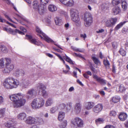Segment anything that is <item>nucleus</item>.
<instances>
[{
	"instance_id": "nucleus-16",
	"label": "nucleus",
	"mask_w": 128,
	"mask_h": 128,
	"mask_svg": "<svg viewBox=\"0 0 128 128\" xmlns=\"http://www.w3.org/2000/svg\"><path fill=\"white\" fill-rule=\"evenodd\" d=\"M15 122L13 120H10L5 124V125L7 128H15L14 126Z\"/></svg>"
},
{
	"instance_id": "nucleus-49",
	"label": "nucleus",
	"mask_w": 128,
	"mask_h": 128,
	"mask_svg": "<svg viewBox=\"0 0 128 128\" xmlns=\"http://www.w3.org/2000/svg\"><path fill=\"white\" fill-rule=\"evenodd\" d=\"M119 52L123 56H125L126 54V52L122 49H120L119 51Z\"/></svg>"
},
{
	"instance_id": "nucleus-42",
	"label": "nucleus",
	"mask_w": 128,
	"mask_h": 128,
	"mask_svg": "<svg viewBox=\"0 0 128 128\" xmlns=\"http://www.w3.org/2000/svg\"><path fill=\"white\" fill-rule=\"evenodd\" d=\"M5 109L4 108H0V118L4 116L5 114Z\"/></svg>"
},
{
	"instance_id": "nucleus-33",
	"label": "nucleus",
	"mask_w": 128,
	"mask_h": 128,
	"mask_svg": "<svg viewBox=\"0 0 128 128\" xmlns=\"http://www.w3.org/2000/svg\"><path fill=\"white\" fill-rule=\"evenodd\" d=\"M92 59L94 61V63L96 64H98L100 63V62L98 60L97 58L94 54L92 55Z\"/></svg>"
},
{
	"instance_id": "nucleus-10",
	"label": "nucleus",
	"mask_w": 128,
	"mask_h": 128,
	"mask_svg": "<svg viewBox=\"0 0 128 128\" xmlns=\"http://www.w3.org/2000/svg\"><path fill=\"white\" fill-rule=\"evenodd\" d=\"M21 82V86L23 88H28L30 85V82L27 78H23Z\"/></svg>"
},
{
	"instance_id": "nucleus-8",
	"label": "nucleus",
	"mask_w": 128,
	"mask_h": 128,
	"mask_svg": "<svg viewBox=\"0 0 128 128\" xmlns=\"http://www.w3.org/2000/svg\"><path fill=\"white\" fill-rule=\"evenodd\" d=\"M117 20L116 17L110 18L105 21V25L108 27H112L116 24Z\"/></svg>"
},
{
	"instance_id": "nucleus-51",
	"label": "nucleus",
	"mask_w": 128,
	"mask_h": 128,
	"mask_svg": "<svg viewBox=\"0 0 128 128\" xmlns=\"http://www.w3.org/2000/svg\"><path fill=\"white\" fill-rule=\"evenodd\" d=\"M66 107V105L64 103H62L60 104L59 106L61 110H63Z\"/></svg>"
},
{
	"instance_id": "nucleus-38",
	"label": "nucleus",
	"mask_w": 128,
	"mask_h": 128,
	"mask_svg": "<svg viewBox=\"0 0 128 128\" xmlns=\"http://www.w3.org/2000/svg\"><path fill=\"white\" fill-rule=\"evenodd\" d=\"M32 5L33 8L36 10L39 6L38 2L36 1H34L32 3Z\"/></svg>"
},
{
	"instance_id": "nucleus-48",
	"label": "nucleus",
	"mask_w": 128,
	"mask_h": 128,
	"mask_svg": "<svg viewBox=\"0 0 128 128\" xmlns=\"http://www.w3.org/2000/svg\"><path fill=\"white\" fill-rule=\"evenodd\" d=\"M119 91L120 92H122L125 90V88L122 84H121L119 86Z\"/></svg>"
},
{
	"instance_id": "nucleus-34",
	"label": "nucleus",
	"mask_w": 128,
	"mask_h": 128,
	"mask_svg": "<svg viewBox=\"0 0 128 128\" xmlns=\"http://www.w3.org/2000/svg\"><path fill=\"white\" fill-rule=\"evenodd\" d=\"M122 8L124 10H126L128 7V4L126 1L124 0L122 2Z\"/></svg>"
},
{
	"instance_id": "nucleus-44",
	"label": "nucleus",
	"mask_w": 128,
	"mask_h": 128,
	"mask_svg": "<svg viewBox=\"0 0 128 128\" xmlns=\"http://www.w3.org/2000/svg\"><path fill=\"white\" fill-rule=\"evenodd\" d=\"M124 24V22H121L117 25L115 27L114 30H117L121 28Z\"/></svg>"
},
{
	"instance_id": "nucleus-54",
	"label": "nucleus",
	"mask_w": 128,
	"mask_h": 128,
	"mask_svg": "<svg viewBox=\"0 0 128 128\" xmlns=\"http://www.w3.org/2000/svg\"><path fill=\"white\" fill-rule=\"evenodd\" d=\"M110 116H115L116 115V113L115 111H112L110 112Z\"/></svg>"
},
{
	"instance_id": "nucleus-9",
	"label": "nucleus",
	"mask_w": 128,
	"mask_h": 128,
	"mask_svg": "<svg viewBox=\"0 0 128 128\" xmlns=\"http://www.w3.org/2000/svg\"><path fill=\"white\" fill-rule=\"evenodd\" d=\"M3 30L12 34L14 35L16 33H18L21 35L24 34V32L17 29L14 30L11 28H3Z\"/></svg>"
},
{
	"instance_id": "nucleus-24",
	"label": "nucleus",
	"mask_w": 128,
	"mask_h": 128,
	"mask_svg": "<svg viewBox=\"0 0 128 128\" xmlns=\"http://www.w3.org/2000/svg\"><path fill=\"white\" fill-rule=\"evenodd\" d=\"M46 8L43 5H40L36 10H38L40 14H42L44 12Z\"/></svg>"
},
{
	"instance_id": "nucleus-63",
	"label": "nucleus",
	"mask_w": 128,
	"mask_h": 128,
	"mask_svg": "<svg viewBox=\"0 0 128 128\" xmlns=\"http://www.w3.org/2000/svg\"><path fill=\"white\" fill-rule=\"evenodd\" d=\"M0 22H6V20L2 18V17L0 16Z\"/></svg>"
},
{
	"instance_id": "nucleus-25",
	"label": "nucleus",
	"mask_w": 128,
	"mask_h": 128,
	"mask_svg": "<svg viewBox=\"0 0 128 128\" xmlns=\"http://www.w3.org/2000/svg\"><path fill=\"white\" fill-rule=\"evenodd\" d=\"M127 117V114L124 112L120 113L119 116V118L120 120L122 121L125 120Z\"/></svg>"
},
{
	"instance_id": "nucleus-21",
	"label": "nucleus",
	"mask_w": 128,
	"mask_h": 128,
	"mask_svg": "<svg viewBox=\"0 0 128 128\" xmlns=\"http://www.w3.org/2000/svg\"><path fill=\"white\" fill-rule=\"evenodd\" d=\"M14 68L12 66H5V68L2 70L3 73L5 74L9 73Z\"/></svg>"
},
{
	"instance_id": "nucleus-22",
	"label": "nucleus",
	"mask_w": 128,
	"mask_h": 128,
	"mask_svg": "<svg viewBox=\"0 0 128 128\" xmlns=\"http://www.w3.org/2000/svg\"><path fill=\"white\" fill-rule=\"evenodd\" d=\"M103 108V106L101 104H98L96 105L94 108V111L96 113H98L101 111Z\"/></svg>"
},
{
	"instance_id": "nucleus-5",
	"label": "nucleus",
	"mask_w": 128,
	"mask_h": 128,
	"mask_svg": "<svg viewBox=\"0 0 128 128\" xmlns=\"http://www.w3.org/2000/svg\"><path fill=\"white\" fill-rule=\"evenodd\" d=\"M84 24L86 27H89L92 22V18L91 14L89 12H86L83 16Z\"/></svg>"
},
{
	"instance_id": "nucleus-56",
	"label": "nucleus",
	"mask_w": 128,
	"mask_h": 128,
	"mask_svg": "<svg viewBox=\"0 0 128 128\" xmlns=\"http://www.w3.org/2000/svg\"><path fill=\"white\" fill-rule=\"evenodd\" d=\"M90 68L92 71L94 73H95L96 72V69L94 67H93V66H92V65H91L90 66Z\"/></svg>"
},
{
	"instance_id": "nucleus-20",
	"label": "nucleus",
	"mask_w": 128,
	"mask_h": 128,
	"mask_svg": "<svg viewBox=\"0 0 128 128\" xmlns=\"http://www.w3.org/2000/svg\"><path fill=\"white\" fill-rule=\"evenodd\" d=\"M26 117V114L24 112L20 113L18 114L17 116V118L19 120H25Z\"/></svg>"
},
{
	"instance_id": "nucleus-50",
	"label": "nucleus",
	"mask_w": 128,
	"mask_h": 128,
	"mask_svg": "<svg viewBox=\"0 0 128 128\" xmlns=\"http://www.w3.org/2000/svg\"><path fill=\"white\" fill-rule=\"evenodd\" d=\"M72 102H69L67 104V106L69 107L68 108L67 107V108L66 109L67 110H70L71 109L72 107Z\"/></svg>"
},
{
	"instance_id": "nucleus-62",
	"label": "nucleus",
	"mask_w": 128,
	"mask_h": 128,
	"mask_svg": "<svg viewBox=\"0 0 128 128\" xmlns=\"http://www.w3.org/2000/svg\"><path fill=\"white\" fill-rule=\"evenodd\" d=\"M104 128H115L112 126L108 125L106 126Z\"/></svg>"
},
{
	"instance_id": "nucleus-1",
	"label": "nucleus",
	"mask_w": 128,
	"mask_h": 128,
	"mask_svg": "<svg viewBox=\"0 0 128 128\" xmlns=\"http://www.w3.org/2000/svg\"><path fill=\"white\" fill-rule=\"evenodd\" d=\"M24 95L21 93L10 96V98L13 102V105L14 108H19L24 105L26 101L24 98Z\"/></svg>"
},
{
	"instance_id": "nucleus-7",
	"label": "nucleus",
	"mask_w": 128,
	"mask_h": 128,
	"mask_svg": "<svg viewBox=\"0 0 128 128\" xmlns=\"http://www.w3.org/2000/svg\"><path fill=\"white\" fill-rule=\"evenodd\" d=\"M72 123L75 126L78 127H82L84 124L83 120L78 117L75 118L73 119L72 121Z\"/></svg>"
},
{
	"instance_id": "nucleus-13",
	"label": "nucleus",
	"mask_w": 128,
	"mask_h": 128,
	"mask_svg": "<svg viewBox=\"0 0 128 128\" xmlns=\"http://www.w3.org/2000/svg\"><path fill=\"white\" fill-rule=\"evenodd\" d=\"M37 94L36 90L32 88L29 90L27 92V97L28 98H33Z\"/></svg>"
},
{
	"instance_id": "nucleus-27",
	"label": "nucleus",
	"mask_w": 128,
	"mask_h": 128,
	"mask_svg": "<svg viewBox=\"0 0 128 128\" xmlns=\"http://www.w3.org/2000/svg\"><path fill=\"white\" fill-rule=\"evenodd\" d=\"M110 4L108 2L102 4L100 6V8L102 10H106L108 9L110 7Z\"/></svg>"
},
{
	"instance_id": "nucleus-15",
	"label": "nucleus",
	"mask_w": 128,
	"mask_h": 128,
	"mask_svg": "<svg viewBox=\"0 0 128 128\" xmlns=\"http://www.w3.org/2000/svg\"><path fill=\"white\" fill-rule=\"evenodd\" d=\"M62 4L67 6H72L74 4L73 0H59Z\"/></svg>"
},
{
	"instance_id": "nucleus-4",
	"label": "nucleus",
	"mask_w": 128,
	"mask_h": 128,
	"mask_svg": "<svg viewBox=\"0 0 128 128\" xmlns=\"http://www.w3.org/2000/svg\"><path fill=\"white\" fill-rule=\"evenodd\" d=\"M71 20L74 22L78 23L80 20L79 14L78 11L76 9L71 8L70 10Z\"/></svg>"
},
{
	"instance_id": "nucleus-61",
	"label": "nucleus",
	"mask_w": 128,
	"mask_h": 128,
	"mask_svg": "<svg viewBox=\"0 0 128 128\" xmlns=\"http://www.w3.org/2000/svg\"><path fill=\"white\" fill-rule=\"evenodd\" d=\"M5 17L6 18H7L8 20H9L11 22H14H14L9 17H8V16L7 15H5Z\"/></svg>"
},
{
	"instance_id": "nucleus-53",
	"label": "nucleus",
	"mask_w": 128,
	"mask_h": 128,
	"mask_svg": "<svg viewBox=\"0 0 128 128\" xmlns=\"http://www.w3.org/2000/svg\"><path fill=\"white\" fill-rule=\"evenodd\" d=\"M49 1V0H40V2L42 4L44 5L47 4Z\"/></svg>"
},
{
	"instance_id": "nucleus-57",
	"label": "nucleus",
	"mask_w": 128,
	"mask_h": 128,
	"mask_svg": "<svg viewBox=\"0 0 128 128\" xmlns=\"http://www.w3.org/2000/svg\"><path fill=\"white\" fill-rule=\"evenodd\" d=\"M4 101V98L2 96H0V104H2Z\"/></svg>"
},
{
	"instance_id": "nucleus-29",
	"label": "nucleus",
	"mask_w": 128,
	"mask_h": 128,
	"mask_svg": "<svg viewBox=\"0 0 128 128\" xmlns=\"http://www.w3.org/2000/svg\"><path fill=\"white\" fill-rule=\"evenodd\" d=\"M94 106V104L92 102H88L86 104V108L88 110H90Z\"/></svg>"
},
{
	"instance_id": "nucleus-43",
	"label": "nucleus",
	"mask_w": 128,
	"mask_h": 128,
	"mask_svg": "<svg viewBox=\"0 0 128 128\" xmlns=\"http://www.w3.org/2000/svg\"><path fill=\"white\" fill-rule=\"evenodd\" d=\"M66 125L67 121L64 120L59 125V126L60 128H64L66 127Z\"/></svg>"
},
{
	"instance_id": "nucleus-40",
	"label": "nucleus",
	"mask_w": 128,
	"mask_h": 128,
	"mask_svg": "<svg viewBox=\"0 0 128 128\" xmlns=\"http://www.w3.org/2000/svg\"><path fill=\"white\" fill-rule=\"evenodd\" d=\"M37 88H39L42 90H44L46 87L42 84L39 83L37 85Z\"/></svg>"
},
{
	"instance_id": "nucleus-2",
	"label": "nucleus",
	"mask_w": 128,
	"mask_h": 128,
	"mask_svg": "<svg viewBox=\"0 0 128 128\" xmlns=\"http://www.w3.org/2000/svg\"><path fill=\"white\" fill-rule=\"evenodd\" d=\"M18 80L13 77H8L5 80L3 83L4 87L8 89L16 88L19 85Z\"/></svg>"
},
{
	"instance_id": "nucleus-41",
	"label": "nucleus",
	"mask_w": 128,
	"mask_h": 128,
	"mask_svg": "<svg viewBox=\"0 0 128 128\" xmlns=\"http://www.w3.org/2000/svg\"><path fill=\"white\" fill-rule=\"evenodd\" d=\"M41 94L42 96L44 98H46L48 96V92L46 90H42V91Z\"/></svg>"
},
{
	"instance_id": "nucleus-35",
	"label": "nucleus",
	"mask_w": 128,
	"mask_h": 128,
	"mask_svg": "<svg viewBox=\"0 0 128 128\" xmlns=\"http://www.w3.org/2000/svg\"><path fill=\"white\" fill-rule=\"evenodd\" d=\"M48 9L50 11L52 12L56 11L57 10L56 7L52 5H50L48 6Z\"/></svg>"
},
{
	"instance_id": "nucleus-45",
	"label": "nucleus",
	"mask_w": 128,
	"mask_h": 128,
	"mask_svg": "<svg viewBox=\"0 0 128 128\" xmlns=\"http://www.w3.org/2000/svg\"><path fill=\"white\" fill-rule=\"evenodd\" d=\"M5 66V64L3 58H2L0 60V68H3Z\"/></svg>"
},
{
	"instance_id": "nucleus-32",
	"label": "nucleus",
	"mask_w": 128,
	"mask_h": 128,
	"mask_svg": "<svg viewBox=\"0 0 128 128\" xmlns=\"http://www.w3.org/2000/svg\"><path fill=\"white\" fill-rule=\"evenodd\" d=\"M53 102L52 99L51 98H49L46 101L45 103V106L46 107L51 105Z\"/></svg>"
},
{
	"instance_id": "nucleus-37",
	"label": "nucleus",
	"mask_w": 128,
	"mask_h": 128,
	"mask_svg": "<svg viewBox=\"0 0 128 128\" xmlns=\"http://www.w3.org/2000/svg\"><path fill=\"white\" fill-rule=\"evenodd\" d=\"M71 48L73 50L76 52H83L84 51V49L78 48L73 46H72L71 47Z\"/></svg>"
},
{
	"instance_id": "nucleus-58",
	"label": "nucleus",
	"mask_w": 128,
	"mask_h": 128,
	"mask_svg": "<svg viewBox=\"0 0 128 128\" xmlns=\"http://www.w3.org/2000/svg\"><path fill=\"white\" fill-rule=\"evenodd\" d=\"M88 3L90 4H93L95 2L94 0H88Z\"/></svg>"
},
{
	"instance_id": "nucleus-11",
	"label": "nucleus",
	"mask_w": 128,
	"mask_h": 128,
	"mask_svg": "<svg viewBox=\"0 0 128 128\" xmlns=\"http://www.w3.org/2000/svg\"><path fill=\"white\" fill-rule=\"evenodd\" d=\"M37 121L38 120L35 118L30 116L28 117L25 120V122L26 124L30 125L36 124Z\"/></svg>"
},
{
	"instance_id": "nucleus-39",
	"label": "nucleus",
	"mask_w": 128,
	"mask_h": 128,
	"mask_svg": "<svg viewBox=\"0 0 128 128\" xmlns=\"http://www.w3.org/2000/svg\"><path fill=\"white\" fill-rule=\"evenodd\" d=\"M63 58L67 62H68L71 64H74L70 58H69L67 56H64Z\"/></svg>"
},
{
	"instance_id": "nucleus-23",
	"label": "nucleus",
	"mask_w": 128,
	"mask_h": 128,
	"mask_svg": "<svg viewBox=\"0 0 128 128\" xmlns=\"http://www.w3.org/2000/svg\"><path fill=\"white\" fill-rule=\"evenodd\" d=\"M24 74V72L22 70H16L14 73V75L16 77L23 76Z\"/></svg>"
},
{
	"instance_id": "nucleus-6",
	"label": "nucleus",
	"mask_w": 128,
	"mask_h": 128,
	"mask_svg": "<svg viewBox=\"0 0 128 128\" xmlns=\"http://www.w3.org/2000/svg\"><path fill=\"white\" fill-rule=\"evenodd\" d=\"M36 31L39 34L38 35L42 39L48 42H53V40L48 36L45 34L43 32L40 30V29L38 27H36Z\"/></svg>"
},
{
	"instance_id": "nucleus-60",
	"label": "nucleus",
	"mask_w": 128,
	"mask_h": 128,
	"mask_svg": "<svg viewBox=\"0 0 128 128\" xmlns=\"http://www.w3.org/2000/svg\"><path fill=\"white\" fill-rule=\"evenodd\" d=\"M58 12L60 14H64L65 12L64 11L61 10H58Z\"/></svg>"
},
{
	"instance_id": "nucleus-26",
	"label": "nucleus",
	"mask_w": 128,
	"mask_h": 128,
	"mask_svg": "<svg viewBox=\"0 0 128 128\" xmlns=\"http://www.w3.org/2000/svg\"><path fill=\"white\" fill-rule=\"evenodd\" d=\"M56 24L57 25L60 26L62 24V20L61 17H56L54 18Z\"/></svg>"
},
{
	"instance_id": "nucleus-12",
	"label": "nucleus",
	"mask_w": 128,
	"mask_h": 128,
	"mask_svg": "<svg viewBox=\"0 0 128 128\" xmlns=\"http://www.w3.org/2000/svg\"><path fill=\"white\" fill-rule=\"evenodd\" d=\"M26 36L27 38L30 40V41L31 43L38 46H40L42 44V43L39 40H37L35 38H32V36L26 35Z\"/></svg>"
},
{
	"instance_id": "nucleus-31",
	"label": "nucleus",
	"mask_w": 128,
	"mask_h": 128,
	"mask_svg": "<svg viewBox=\"0 0 128 128\" xmlns=\"http://www.w3.org/2000/svg\"><path fill=\"white\" fill-rule=\"evenodd\" d=\"M120 99L119 96H116L112 98L111 101L114 103H116L120 101Z\"/></svg>"
},
{
	"instance_id": "nucleus-52",
	"label": "nucleus",
	"mask_w": 128,
	"mask_h": 128,
	"mask_svg": "<svg viewBox=\"0 0 128 128\" xmlns=\"http://www.w3.org/2000/svg\"><path fill=\"white\" fill-rule=\"evenodd\" d=\"M104 64L106 66H108L110 65L109 62L107 60H104Z\"/></svg>"
},
{
	"instance_id": "nucleus-55",
	"label": "nucleus",
	"mask_w": 128,
	"mask_h": 128,
	"mask_svg": "<svg viewBox=\"0 0 128 128\" xmlns=\"http://www.w3.org/2000/svg\"><path fill=\"white\" fill-rule=\"evenodd\" d=\"M112 45L113 47L114 48H116L118 46V43L116 42H114L112 43Z\"/></svg>"
},
{
	"instance_id": "nucleus-46",
	"label": "nucleus",
	"mask_w": 128,
	"mask_h": 128,
	"mask_svg": "<svg viewBox=\"0 0 128 128\" xmlns=\"http://www.w3.org/2000/svg\"><path fill=\"white\" fill-rule=\"evenodd\" d=\"M111 3L113 6H115L118 5L120 4V2L118 0H112Z\"/></svg>"
},
{
	"instance_id": "nucleus-47",
	"label": "nucleus",
	"mask_w": 128,
	"mask_h": 128,
	"mask_svg": "<svg viewBox=\"0 0 128 128\" xmlns=\"http://www.w3.org/2000/svg\"><path fill=\"white\" fill-rule=\"evenodd\" d=\"M104 120L103 118H99L95 120L97 124L101 123L104 122Z\"/></svg>"
},
{
	"instance_id": "nucleus-64",
	"label": "nucleus",
	"mask_w": 128,
	"mask_h": 128,
	"mask_svg": "<svg viewBox=\"0 0 128 128\" xmlns=\"http://www.w3.org/2000/svg\"><path fill=\"white\" fill-rule=\"evenodd\" d=\"M20 29L22 31L24 32H26V30L23 27H20Z\"/></svg>"
},
{
	"instance_id": "nucleus-17",
	"label": "nucleus",
	"mask_w": 128,
	"mask_h": 128,
	"mask_svg": "<svg viewBox=\"0 0 128 128\" xmlns=\"http://www.w3.org/2000/svg\"><path fill=\"white\" fill-rule=\"evenodd\" d=\"M4 63L5 66H12L14 67V65L11 63V59L9 58H2Z\"/></svg>"
},
{
	"instance_id": "nucleus-19",
	"label": "nucleus",
	"mask_w": 128,
	"mask_h": 128,
	"mask_svg": "<svg viewBox=\"0 0 128 128\" xmlns=\"http://www.w3.org/2000/svg\"><path fill=\"white\" fill-rule=\"evenodd\" d=\"M121 12V10L120 8L118 6L114 7L112 9V13L114 15H116L120 14Z\"/></svg>"
},
{
	"instance_id": "nucleus-36",
	"label": "nucleus",
	"mask_w": 128,
	"mask_h": 128,
	"mask_svg": "<svg viewBox=\"0 0 128 128\" xmlns=\"http://www.w3.org/2000/svg\"><path fill=\"white\" fill-rule=\"evenodd\" d=\"M58 109V107L57 106H55L51 108L50 111L51 114L54 113Z\"/></svg>"
},
{
	"instance_id": "nucleus-14",
	"label": "nucleus",
	"mask_w": 128,
	"mask_h": 128,
	"mask_svg": "<svg viewBox=\"0 0 128 128\" xmlns=\"http://www.w3.org/2000/svg\"><path fill=\"white\" fill-rule=\"evenodd\" d=\"M93 78L98 82L102 84H106V81L101 78L99 77L96 75L93 74Z\"/></svg>"
},
{
	"instance_id": "nucleus-30",
	"label": "nucleus",
	"mask_w": 128,
	"mask_h": 128,
	"mask_svg": "<svg viewBox=\"0 0 128 128\" xmlns=\"http://www.w3.org/2000/svg\"><path fill=\"white\" fill-rule=\"evenodd\" d=\"M8 50L5 46L4 45H0V52L4 53L7 52Z\"/></svg>"
},
{
	"instance_id": "nucleus-59",
	"label": "nucleus",
	"mask_w": 128,
	"mask_h": 128,
	"mask_svg": "<svg viewBox=\"0 0 128 128\" xmlns=\"http://www.w3.org/2000/svg\"><path fill=\"white\" fill-rule=\"evenodd\" d=\"M74 54H75V56H76L79 57L80 58H84V57H82V54H77V53H74Z\"/></svg>"
},
{
	"instance_id": "nucleus-18",
	"label": "nucleus",
	"mask_w": 128,
	"mask_h": 128,
	"mask_svg": "<svg viewBox=\"0 0 128 128\" xmlns=\"http://www.w3.org/2000/svg\"><path fill=\"white\" fill-rule=\"evenodd\" d=\"M74 111L76 114L79 113L81 110V105L80 103H76L74 106Z\"/></svg>"
},
{
	"instance_id": "nucleus-3",
	"label": "nucleus",
	"mask_w": 128,
	"mask_h": 128,
	"mask_svg": "<svg viewBox=\"0 0 128 128\" xmlns=\"http://www.w3.org/2000/svg\"><path fill=\"white\" fill-rule=\"evenodd\" d=\"M44 104V101L43 98H37L33 100L31 103V106L34 109H38L42 107Z\"/></svg>"
},
{
	"instance_id": "nucleus-28",
	"label": "nucleus",
	"mask_w": 128,
	"mask_h": 128,
	"mask_svg": "<svg viewBox=\"0 0 128 128\" xmlns=\"http://www.w3.org/2000/svg\"><path fill=\"white\" fill-rule=\"evenodd\" d=\"M65 113L62 111L58 113V118L60 121H62L64 117Z\"/></svg>"
}]
</instances>
